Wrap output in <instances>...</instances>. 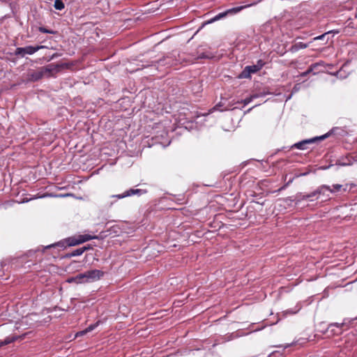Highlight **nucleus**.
<instances>
[{
  "label": "nucleus",
  "instance_id": "ea45409f",
  "mask_svg": "<svg viewBox=\"0 0 357 357\" xmlns=\"http://www.w3.org/2000/svg\"><path fill=\"white\" fill-rule=\"evenodd\" d=\"M218 107V105H215V107H213V109H215V108Z\"/></svg>",
  "mask_w": 357,
  "mask_h": 357
},
{
  "label": "nucleus",
  "instance_id": "aec40b11",
  "mask_svg": "<svg viewBox=\"0 0 357 357\" xmlns=\"http://www.w3.org/2000/svg\"><path fill=\"white\" fill-rule=\"evenodd\" d=\"M346 65H344L341 69L338 71L336 72L335 75L337 77L340 78V79H344V78H346L347 76H348V74H346L345 73V70L344 68H346Z\"/></svg>",
  "mask_w": 357,
  "mask_h": 357
},
{
  "label": "nucleus",
  "instance_id": "393cba45",
  "mask_svg": "<svg viewBox=\"0 0 357 357\" xmlns=\"http://www.w3.org/2000/svg\"><path fill=\"white\" fill-rule=\"evenodd\" d=\"M38 30H39L40 32L44 33L54 34L56 33V31H54L53 30L47 29H46L45 27H43V26L39 27Z\"/></svg>",
  "mask_w": 357,
  "mask_h": 357
},
{
  "label": "nucleus",
  "instance_id": "b1692460",
  "mask_svg": "<svg viewBox=\"0 0 357 357\" xmlns=\"http://www.w3.org/2000/svg\"><path fill=\"white\" fill-rule=\"evenodd\" d=\"M323 62H319V63H313L312 64L309 68H312V72L314 75L317 74V72L315 71V70L319 67V66H323Z\"/></svg>",
  "mask_w": 357,
  "mask_h": 357
},
{
  "label": "nucleus",
  "instance_id": "9d476101",
  "mask_svg": "<svg viewBox=\"0 0 357 357\" xmlns=\"http://www.w3.org/2000/svg\"><path fill=\"white\" fill-rule=\"evenodd\" d=\"M100 323V321H98L96 323L89 325L84 330H82V331H80L77 332L75 334V337H81V336H83V335H86V333H88L89 332H91L92 331H93L95 328H96L99 326Z\"/></svg>",
  "mask_w": 357,
  "mask_h": 357
},
{
  "label": "nucleus",
  "instance_id": "a878e982",
  "mask_svg": "<svg viewBox=\"0 0 357 357\" xmlns=\"http://www.w3.org/2000/svg\"><path fill=\"white\" fill-rule=\"evenodd\" d=\"M265 63H266L263 60L259 59L255 65L257 68H259V70H260L264 66Z\"/></svg>",
  "mask_w": 357,
  "mask_h": 357
},
{
  "label": "nucleus",
  "instance_id": "20e7f679",
  "mask_svg": "<svg viewBox=\"0 0 357 357\" xmlns=\"http://www.w3.org/2000/svg\"><path fill=\"white\" fill-rule=\"evenodd\" d=\"M44 45L26 46L24 47H17L15 50V55L24 57L26 54L32 55L40 49L45 48Z\"/></svg>",
  "mask_w": 357,
  "mask_h": 357
},
{
  "label": "nucleus",
  "instance_id": "f3484780",
  "mask_svg": "<svg viewBox=\"0 0 357 357\" xmlns=\"http://www.w3.org/2000/svg\"><path fill=\"white\" fill-rule=\"evenodd\" d=\"M86 250V247H83V248H77L73 251H72L71 252L68 253L67 255V257H76V256H79V255H82L83 254V252Z\"/></svg>",
  "mask_w": 357,
  "mask_h": 357
},
{
  "label": "nucleus",
  "instance_id": "c85d7f7f",
  "mask_svg": "<svg viewBox=\"0 0 357 357\" xmlns=\"http://www.w3.org/2000/svg\"><path fill=\"white\" fill-rule=\"evenodd\" d=\"M301 309V307H298L297 310L294 311L292 310H287V314H296L297 312H298Z\"/></svg>",
  "mask_w": 357,
  "mask_h": 357
},
{
  "label": "nucleus",
  "instance_id": "1a4fd4ad",
  "mask_svg": "<svg viewBox=\"0 0 357 357\" xmlns=\"http://www.w3.org/2000/svg\"><path fill=\"white\" fill-rule=\"evenodd\" d=\"M356 161L357 159H354V158L351 155H347L344 158L339 159L336 164L340 166H349L353 165V163Z\"/></svg>",
  "mask_w": 357,
  "mask_h": 357
},
{
  "label": "nucleus",
  "instance_id": "a211bd4d",
  "mask_svg": "<svg viewBox=\"0 0 357 357\" xmlns=\"http://www.w3.org/2000/svg\"><path fill=\"white\" fill-rule=\"evenodd\" d=\"M338 31H329L328 32H326L324 33V34H321L319 36H317V37H314V40H324L326 37H327L326 38V42H328V40H329V38H328V35L329 34H331V33H337Z\"/></svg>",
  "mask_w": 357,
  "mask_h": 357
},
{
  "label": "nucleus",
  "instance_id": "9b49d317",
  "mask_svg": "<svg viewBox=\"0 0 357 357\" xmlns=\"http://www.w3.org/2000/svg\"><path fill=\"white\" fill-rule=\"evenodd\" d=\"M256 4H257V3L254 2V3H250V4H247V5H245V6H237V7H234V8H229V9H227L226 10L227 11V15H229V14H236V13H239L240 11H241L243 9L248 8V7H250V6H255Z\"/></svg>",
  "mask_w": 357,
  "mask_h": 357
},
{
  "label": "nucleus",
  "instance_id": "cd10ccee",
  "mask_svg": "<svg viewBox=\"0 0 357 357\" xmlns=\"http://www.w3.org/2000/svg\"><path fill=\"white\" fill-rule=\"evenodd\" d=\"M312 72V68H308L306 71L302 73L301 74V77H305V76H307V75H309Z\"/></svg>",
  "mask_w": 357,
  "mask_h": 357
},
{
  "label": "nucleus",
  "instance_id": "7c9ffc66",
  "mask_svg": "<svg viewBox=\"0 0 357 357\" xmlns=\"http://www.w3.org/2000/svg\"><path fill=\"white\" fill-rule=\"evenodd\" d=\"M293 344H294V343H291V344H286V345L284 347V349H287V348L289 347L291 345H293Z\"/></svg>",
  "mask_w": 357,
  "mask_h": 357
},
{
  "label": "nucleus",
  "instance_id": "39448f33",
  "mask_svg": "<svg viewBox=\"0 0 357 357\" xmlns=\"http://www.w3.org/2000/svg\"><path fill=\"white\" fill-rule=\"evenodd\" d=\"M68 65L67 63H61V64H55L50 63L45 67L41 68L43 75H45L46 73L52 74V73H58L61 69L67 68Z\"/></svg>",
  "mask_w": 357,
  "mask_h": 357
},
{
  "label": "nucleus",
  "instance_id": "c756f323",
  "mask_svg": "<svg viewBox=\"0 0 357 357\" xmlns=\"http://www.w3.org/2000/svg\"><path fill=\"white\" fill-rule=\"evenodd\" d=\"M3 266H4V265L3 264H1L0 266V277H1L3 275Z\"/></svg>",
  "mask_w": 357,
  "mask_h": 357
},
{
  "label": "nucleus",
  "instance_id": "4c0bfd02",
  "mask_svg": "<svg viewBox=\"0 0 357 357\" xmlns=\"http://www.w3.org/2000/svg\"><path fill=\"white\" fill-rule=\"evenodd\" d=\"M296 86H294V89L298 90V88H296Z\"/></svg>",
  "mask_w": 357,
  "mask_h": 357
},
{
  "label": "nucleus",
  "instance_id": "6ab92c4d",
  "mask_svg": "<svg viewBox=\"0 0 357 357\" xmlns=\"http://www.w3.org/2000/svg\"><path fill=\"white\" fill-rule=\"evenodd\" d=\"M227 15V11H224L222 13H218V15H216L215 16H214L213 18H211L208 22V23H213L214 22H216L218 20H221L222 18L226 17Z\"/></svg>",
  "mask_w": 357,
  "mask_h": 357
},
{
  "label": "nucleus",
  "instance_id": "7ed1b4c3",
  "mask_svg": "<svg viewBox=\"0 0 357 357\" xmlns=\"http://www.w3.org/2000/svg\"><path fill=\"white\" fill-rule=\"evenodd\" d=\"M340 130L342 131L339 128H333L328 133H326L325 135H321L320 137H315L304 139V140H302V141L298 142L297 143H295V144H294L291 146V149H300V150H305V149H307V146L308 145L312 144H313V143H314L316 142L323 140V139L327 138L331 135L338 134Z\"/></svg>",
  "mask_w": 357,
  "mask_h": 357
},
{
  "label": "nucleus",
  "instance_id": "5701e85b",
  "mask_svg": "<svg viewBox=\"0 0 357 357\" xmlns=\"http://www.w3.org/2000/svg\"><path fill=\"white\" fill-rule=\"evenodd\" d=\"M17 338L18 337L17 336L7 337H6L4 339V340H3V344L5 345H7L8 344H10V343L15 342V340H17Z\"/></svg>",
  "mask_w": 357,
  "mask_h": 357
},
{
  "label": "nucleus",
  "instance_id": "72a5a7b5",
  "mask_svg": "<svg viewBox=\"0 0 357 357\" xmlns=\"http://www.w3.org/2000/svg\"><path fill=\"white\" fill-rule=\"evenodd\" d=\"M200 57L201 58H210V56L208 55H202Z\"/></svg>",
  "mask_w": 357,
  "mask_h": 357
},
{
  "label": "nucleus",
  "instance_id": "f03ea898",
  "mask_svg": "<svg viewBox=\"0 0 357 357\" xmlns=\"http://www.w3.org/2000/svg\"><path fill=\"white\" fill-rule=\"evenodd\" d=\"M104 275L101 270L93 269L79 273L69 280V282H74L77 284L91 283L99 280Z\"/></svg>",
  "mask_w": 357,
  "mask_h": 357
},
{
  "label": "nucleus",
  "instance_id": "4be33fe9",
  "mask_svg": "<svg viewBox=\"0 0 357 357\" xmlns=\"http://www.w3.org/2000/svg\"><path fill=\"white\" fill-rule=\"evenodd\" d=\"M54 6L55 9L61 10L64 8L65 5L62 0H55Z\"/></svg>",
  "mask_w": 357,
  "mask_h": 357
},
{
  "label": "nucleus",
  "instance_id": "f257e3e1",
  "mask_svg": "<svg viewBox=\"0 0 357 357\" xmlns=\"http://www.w3.org/2000/svg\"><path fill=\"white\" fill-rule=\"evenodd\" d=\"M95 238H97L96 236H91L89 234H82L77 236L69 237L63 241L47 245L45 247V249L56 247H60L63 249L66 248L67 246H75Z\"/></svg>",
  "mask_w": 357,
  "mask_h": 357
},
{
  "label": "nucleus",
  "instance_id": "f704fd0d",
  "mask_svg": "<svg viewBox=\"0 0 357 357\" xmlns=\"http://www.w3.org/2000/svg\"><path fill=\"white\" fill-rule=\"evenodd\" d=\"M69 195L67 194V195H56V197H66V196H68Z\"/></svg>",
  "mask_w": 357,
  "mask_h": 357
},
{
  "label": "nucleus",
  "instance_id": "a19ab883",
  "mask_svg": "<svg viewBox=\"0 0 357 357\" xmlns=\"http://www.w3.org/2000/svg\"><path fill=\"white\" fill-rule=\"evenodd\" d=\"M218 107V105H215V107H213V109H215V108Z\"/></svg>",
  "mask_w": 357,
  "mask_h": 357
},
{
  "label": "nucleus",
  "instance_id": "0eeeda50",
  "mask_svg": "<svg viewBox=\"0 0 357 357\" xmlns=\"http://www.w3.org/2000/svg\"><path fill=\"white\" fill-rule=\"evenodd\" d=\"M43 72L41 68L38 70L30 71L28 73V80L30 82H37L43 77Z\"/></svg>",
  "mask_w": 357,
  "mask_h": 357
},
{
  "label": "nucleus",
  "instance_id": "79ce46f5",
  "mask_svg": "<svg viewBox=\"0 0 357 357\" xmlns=\"http://www.w3.org/2000/svg\"><path fill=\"white\" fill-rule=\"evenodd\" d=\"M218 107V105H215V107H213V109H215V108Z\"/></svg>",
  "mask_w": 357,
  "mask_h": 357
},
{
  "label": "nucleus",
  "instance_id": "f8f14e48",
  "mask_svg": "<svg viewBox=\"0 0 357 357\" xmlns=\"http://www.w3.org/2000/svg\"><path fill=\"white\" fill-rule=\"evenodd\" d=\"M314 197H315V196L312 195V192L309 193V194H306V195H303L302 193H298L296 196V198H295V200H294L295 201V204H298L301 201L307 200V199H310V201H312V199H311V198Z\"/></svg>",
  "mask_w": 357,
  "mask_h": 357
},
{
  "label": "nucleus",
  "instance_id": "bb28decb",
  "mask_svg": "<svg viewBox=\"0 0 357 357\" xmlns=\"http://www.w3.org/2000/svg\"><path fill=\"white\" fill-rule=\"evenodd\" d=\"M111 197H115V198H117V199H123V198L127 197V195H126V191H125L122 194L114 195H112Z\"/></svg>",
  "mask_w": 357,
  "mask_h": 357
},
{
  "label": "nucleus",
  "instance_id": "6e6552de",
  "mask_svg": "<svg viewBox=\"0 0 357 357\" xmlns=\"http://www.w3.org/2000/svg\"><path fill=\"white\" fill-rule=\"evenodd\" d=\"M258 71H259V70L256 65L247 66L242 72L241 77L248 78L250 77V74L256 73Z\"/></svg>",
  "mask_w": 357,
  "mask_h": 357
},
{
  "label": "nucleus",
  "instance_id": "ddd939ff",
  "mask_svg": "<svg viewBox=\"0 0 357 357\" xmlns=\"http://www.w3.org/2000/svg\"><path fill=\"white\" fill-rule=\"evenodd\" d=\"M146 192H147V191L146 190H143V189H132V188H131V189H129L126 191L127 197H130L132 195L141 196L144 194H146Z\"/></svg>",
  "mask_w": 357,
  "mask_h": 357
},
{
  "label": "nucleus",
  "instance_id": "2f4dec72",
  "mask_svg": "<svg viewBox=\"0 0 357 357\" xmlns=\"http://www.w3.org/2000/svg\"><path fill=\"white\" fill-rule=\"evenodd\" d=\"M57 56H58V55H57V54H53V55L51 56L50 59H54V58H56V57H57Z\"/></svg>",
  "mask_w": 357,
  "mask_h": 357
},
{
  "label": "nucleus",
  "instance_id": "423d86ee",
  "mask_svg": "<svg viewBox=\"0 0 357 357\" xmlns=\"http://www.w3.org/2000/svg\"><path fill=\"white\" fill-rule=\"evenodd\" d=\"M344 323H333L328 326V331L333 335H340L342 333V327L344 326Z\"/></svg>",
  "mask_w": 357,
  "mask_h": 357
},
{
  "label": "nucleus",
  "instance_id": "412c9836",
  "mask_svg": "<svg viewBox=\"0 0 357 357\" xmlns=\"http://www.w3.org/2000/svg\"><path fill=\"white\" fill-rule=\"evenodd\" d=\"M343 188V185L340 184H334L332 186H330V190H328V192L331 193H335L337 192L340 191Z\"/></svg>",
  "mask_w": 357,
  "mask_h": 357
},
{
  "label": "nucleus",
  "instance_id": "c9c22d12",
  "mask_svg": "<svg viewBox=\"0 0 357 357\" xmlns=\"http://www.w3.org/2000/svg\"><path fill=\"white\" fill-rule=\"evenodd\" d=\"M31 199H26V200H23L22 202V203H24V202H29V200H31Z\"/></svg>",
  "mask_w": 357,
  "mask_h": 357
},
{
  "label": "nucleus",
  "instance_id": "e433bc0d",
  "mask_svg": "<svg viewBox=\"0 0 357 357\" xmlns=\"http://www.w3.org/2000/svg\"><path fill=\"white\" fill-rule=\"evenodd\" d=\"M343 190L344 191H346L347 190V186L345 188H343Z\"/></svg>",
  "mask_w": 357,
  "mask_h": 357
},
{
  "label": "nucleus",
  "instance_id": "dca6fc26",
  "mask_svg": "<svg viewBox=\"0 0 357 357\" xmlns=\"http://www.w3.org/2000/svg\"><path fill=\"white\" fill-rule=\"evenodd\" d=\"M330 190V186L326 185H322L318 187L315 190L312 192V195L317 196L318 195H325V192Z\"/></svg>",
  "mask_w": 357,
  "mask_h": 357
},
{
  "label": "nucleus",
  "instance_id": "4468645a",
  "mask_svg": "<svg viewBox=\"0 0 357 357\" xmlns=\"http://www.w3.org/2000/svg\"><path fill=\"white\" fill-rule=\"evenodd\" d=\"M308 47V44L302 42L296 43L289 48V51L292 53L296 52L301 49H305Z\"/></svg>",
  "mask_w": 357,
  "mask_h": 357
},
{
  "label": "nucleus",
  "instance_id": "58836bf2",
  "mask_svg": "<svg viewBox=\"0 0 357 357\" xmlns=\"http://www.w3.org/2000/svg\"><path fill=\"white\" fill-rule=\"evenodd\" d=\"M296 86H294V89L298 90V88H296Z\"/></svg>",
  "mask_w": 357,
  "mask_h": 357
},
{
  "label": "nucleus",
  "instance_id": "473e14b6",
  "mask_svg": "<svg viewBox=\"0 0 357 357\" xmlns=\"http://www.w3.org/2000/svg\"><path fill=\"white\" fill-rule=\"evenodd\" d=\"M3 346H5V344H3V341L0 340V348Z\"/></svg>",
  "mask_w": 357,
  "mask_h": 357
},
{
  "label": "nucleus",
  "instance_id": "2eb2a0df",
  "mask_svg": "<svg viewBox=\"0 0 357 357\" xmlns=\"http://www.w3.org/2000/svg\"><path fill=\"white\" fill-rule=\"evenodd\" d=\"M267 93H260L253 94L251 96L246 98L245 99L241 100V102L243 103V105L245 106V105H248L249 103H250L253 99L264 96Z\"/></svg>",
  "mask_w": 357,
  "mask_h": 357
}]
</instances>
